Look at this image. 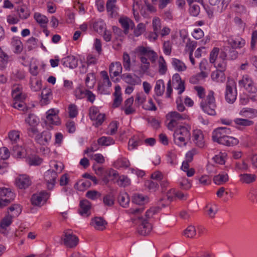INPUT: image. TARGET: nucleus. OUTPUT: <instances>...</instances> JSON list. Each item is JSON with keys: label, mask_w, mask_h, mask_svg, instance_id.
<instances>
[{"label": "nucleus", "mask_w": 257, "mask_h": 257, "mask_svg": "<svg viewBox=\"0 0 257 257\" xmlns=\"http://www.w3.org/2000/svg\"><path fill=\"white\" fill-rule=\"evenodd\" d=\"M135 52L140 60V68L143 72H146L150 67V63H154L158 58L157 53L150 47L140 46Z\"/></svg>", "instance_id": "nucleus-1"}, {"label": "nucleus", "mask_w": 257, "mask_h": 257, "mask_svg": "<svg viewBox=\"0 0 257 257\" xmlns=\"http://www.w3.org/2000/svg\"><path fill=\"white\" fill-rule=\"evenodd\" d=\"M230 129L226 127H219L212 133V140L214 142L226 146H233L238 144L237 139L230 137Z\"/></svg>", "instance_id": "nucleus-2"}, {"label": "nucleus", "mask_w": 257, "mask_h": 257, "mask_svg": "<svg viewBox=\"0 0 257 257\" xmlns=\"http://www.w3.org/2000/svg\"><path fill=\"white\" fill-rule=\"evenodd\" d=\"M191 129L190 124L184 123L174 130L173 138L175 144L180 147L186 146L190 139Z\"/></svg>", "instance_id": "nucleus-3"}, {"label": "nucleus", "mask_w": 257, "mask_h": 257, "mask_svg": "<svg viewBox=\"0 0 257 257\" xmlns=\"http://www.w3.org/2000/svg\"><path fill=\"white\" fill-rule=\"evenodd\" d=\"M167 126L169 130L173 131L179 125H183L182 121L189 120V116L186 113H180L177 111H171L166 115Z\"/></svg>", "instance_id": "nucleus-4"}, {"label": "nucleus", "mask_w": 257, "mask_h": 257, "mask_svg": "<svg viewBox=\"0 0 257 257\" xmlns=\"http://www.w3.org/2000/svg\"><path fill=\"white\" fill-rule=\"evenodd\" d=\"M12 95L13 98V107L19 110H25L26 105L24 100L26 98V95L25 94L23 93L22 86L19 85H14Z\"/></svg>", "instance_id": "nucleus-5"}, {"label": "nucleus", "mask_w": 257, "mask_h": 257, "mask_svg": "<svg viewBox=\"0 0 257 257\" xmlns=\"http://www.w3.org/2000/svg\"><path fill=\"white\" fill-rule=\"evenodd\" d=\"M200 107L202 110L206 113L210 115L216 114V104L214 93L210 90L208 92L205 99H202L200 102Z\"/></svg>", "instance_id": "nucleus-6"}, {"label": "nucleus", "mask_w": 257, "mask_h": 257, "mask_svg": "<svg viewBox=\"0 0 257 257\" xmlns=\"http://www.w3.org/2000/svg\"><path fill=\"white\" fill-rule=\"evenodd\" d=\"M59 110L56 108H51L46 112L45 124L48 130L53 129L52 125H58L61 123L60 118L58 116Z\"/></svg>", "instance_id": "nucleus-7"}, {"label": "nucleus", "mask_w": 257, "mask_h": 257, "mask_svg": "<svg viewBox=\"0 0 257 257\" xmlns=\"http://www.w3.org/2000/svg\"><path fill=\"white\" fill-rule=\"evenodd\" d=\"M89 116L95 127L101 125L105 119V113L100 112L99 108L95 106L89 108Z\"/></svg>", "instance_id": "nucleus-8"}, {"label": "nucleus", "mask_w": 257, "mask_h": 257, "mask_svg": "<svg viewBox=\"0 0 257 257\" xmlns=\"http://www.w3.org/2000/svg\"><path fill=\"white\" fill-rule=\"evenodd\" d=\"M239 86L244 88L248 93H257V87L250 76L248 75H244L238 82Z\"/></svg>", "instance_id": "nucleus-9"}, {"label": "nucleus", "mask_w": 257, "mask_h": 257, "mask_svg": "<svg viewBox=\"0 0 257 257\" xmlns=\"http://www.w3.org/2000/svg\"><path fill=\"white\" fill-rule=\"evenodd\" d=\"M237 91L236 85L234 81L227 82L226 86L225 98L229 103H233L236 99Z\"/></svg>", "instance_id": "nucleus-10"}, {"label": "nucleus", "mask_w": 257, "mask_h": 257, "mask_svg": "<svg viewBox=\"0 0 257 257\" xmlns=\"http://www.w3.org/2000/svg\"><path fill=\"white\" fill-rule=\"evenodd\" d=\"M64 244L68 248H74L79 242L78 238L69 231H65L61 237Z\"/></svg>", "instance_id": "nucleus-11"}, {"label": "nucleus", "mask_w": 257, "mask_h": 257, "mask_svg": "<svg viewBox=\"0 0 257 257\" xmlns=\"http://www.w3.org/2000/svg\"><path fill=\"white\" fill-rule=\"evenodd\" d=\"M172 83L175 89L178 91V93L181 94L185 89V81L181 79V76L178 73L173 75Z\"/></svg>", "instance_id": "nucleus-12"}, {"label": "nucleus", "mask_w": 257, "mask_h": 257, "mask_svg": "<svg viewBox=\"0 0 257 257\" xmlns=\"http://www.w3.org/2000/svg\"><path fill=\"white\" fill-rule=\"evenodd\" d=\"M139 219L142 221L138 228L139 234L143 236L148 235L152 229V225L147 220L143 219L142 217H139Z\"/></svg>", "instance_id": "nucleus-13"}, {"label": "nucleus", "mask_w": 257, "mask_h": 257, "mask_svg": "<svg viewBox=\"0 0 257 257\" xmlns=\"http://www.w3.org/2000/svg\"><path fill=\"white\" fill-rule=\"evenodd\" d=\"M193 142L197 146L203 148L206 146L203 133L200 130H195L193 132Z\"/></svg>", "instance_id": "nucleus-14"}, {"label": "nucleus", "mask_w": 257, "mask_h": 257, "mask_svg": "<svg viewBox=\"0 0 257 257\" xmlns=\"http://www.w3.org/2000/svg\"><path fill=\"white\" fill-rule=\"evenodd\" d=\"M116 0H107L106 4V9L107 14L111 18L118 16V7L116 5Z\"/></svg>", "instance_id": "nucleus-15"}, {"label": "nucleus", "mask_w": 257, "mask_h": 257, "mask_svg": "<svg viewBox=\"0 0 257 257\" xmlns=\"http://www.w3.org/2000/svg\"><path fill=\"white\" fill-rule=\"evenodd\" d=\"M209 3L211 6H216V12L218 13H221L227 8L228 4V0H209Z\"/></svg>", "instance_id": "nucleus-16"}, {"label": "nucleus", "mask_w": 257, "mask_h": 257, "mask_svg": "<svg viewBox=\"0 0 257 257\" xmlns=\"http://www.w3.org/2000/svg\"><path fill=\"white\" fill-rule=\"evenodd\" d=\"M51 133L49 131H43L42 133L35 136L36 141L40 145L47 144L51 139Z\"/></svg>", "instance_id": "nucleus-17"}, {"label": "nucleus", "mask_w": 257, "mask_h": 257, "mask_svg": "<svg viewBox=\"0 0 257 257\" xmlns=\"http://www.w3.org/2000/svg\"><path fill=\"white\" fill-rule=\"evenodd\" d=\"M226 54L224 52H221L217 60L214 63V66L218 70L225 71L226 68Z\"/></svg>", "instance_id": "nucleus-18"}, {"label": "nucleus", "mask_w": 257, "mask_h": 257, "mask_svg": "<svg viewBox=\"0 0 257 257\" xmlns=\"http://www.w3.org/2000/svg\"><path fill=\"white\" fill-rule=\"evenodd\" d=\"M208 158L211 159L213 161H225L228 159L227 153L223 151L213 150L210 151L208 153Z\"/></svg>", "instance_id": "nucleus-19"}, {"label": "nucleus", "mask_w": 257, "mask_h": 257, "mask_svg": "<svg viewBox=\"0 0 257 257\" xmlns=\"http://www.w3.org/2000/svg\"><path fill=\"white\" fill-rule=\"evenodd\" d=\"M45 176L48 185V188L49 190L53 188L56 183L57 177V173L55 171L48 170L46 173Z\"/></svg>", "instance_id": "nucleus-20"}, {"label": "nucleus", "mask_w": 257, "mask_h": 257, "mask_svg": "<svg viewBox=\"0 0 257 257\" xmlns=\"http://www.w3.org/2000/svg\"><path fill=\"white\" fill-rule=\"evenodd\" d=\"M90 224L96 230H103L106 228L107 222L102 217H95L92 219Z\"/></svg>", "instance_id": "nucleus-21"}, {"label": "nucleus", "mask_w": 257, "mask_h": 257, "mask_svg": "<svg viewBox=\"0 0 257 257\" xmlns=\"http://www.w3.org/2000/svg\"><path fill=\"white\" fill-rule=\"evenodd\" d=\"M91 203L87 200H83L80 202L79 212L81 215L87 217L90 215L91 212Z\"/></svg>", "instance_id": "nucleus-22"}, {"label": "nucleus", "mask_w": 257, "mask_h": 257, "mask_svg": "<svg viewBox=\"0 0 257 257\" xmlns=\"http://www.w3.org/2000/svg\"><path fill=\"white\" fill-rule=\"evenodd\" d=\"M143 144V136H134L130 139L128 143V149L129 150H133L137 149L138 147Z\"/></svg>", "instance_id": "nucleus-23"}, {"label": "nucleus", "mask_w": 257, "mask_h": 257, "mask_svg": "<svg viewBox=\"0 0 257 257\" xmlns=\"http://www.w3.org/2000/svg\"><path fill=\"white\" fill-rule=\"evenodd\" d=\"M134 101V99L133 97H131L124 101L123 106L122 107V110L124 111L126 115L135 113L136 109L133 106Z\"/></svg>", "instance_id": "nucleus-24"}, {"label": "nucleus", "mask_w": 257, "mask_h": 257, "mask_svg": "<svg viewBox=\"0 0 257 257\" xmlns=\"http://www.w3.org/2000/svg\"><path fill=\"white\" fill-rule=\"evenodd\" d=\"M132 257H147V251L144 245H136L132 249Z\"/></svg>", "instance_id": "nucleus-25"}, {"label": "nucleus", "mask_w": 257, "mask_h": 257, "mask_svg": "<svg viewBox=\"0 0 257 257\" xmlns=\"http://www.w3.org/2000/svg\"><path fill=\"white\" fill-rule=\"evenodd\" d=\"M242 117L252 119L257 116V109L249 107L242 108L239 112Z\"/></svg>", "instance_id": "nucleus-26"}, {"label": "nucleus", "mask_w": 257, "mask_h": 257, "mask_svg": "<svg viewBox=\"0 0 257 257\" xmlns=\"http://www.w3.org/2000/svg\"><path fill=\"white\" fill-rule=\"evenodd\" d=\"M30 178L26 175H20L16 180V185L20 189H25L31 185Z\"/></svg>", "instance_id": "nucleus-27"}, {"label": "nucleus", "mask_w": 257, "mask_h": 257, "mask_svg": "<svg viewBox=\"0 0 257 257\" xmlns=\"http://www.w3.org/2000/svg\"><path fill=\"white\" fill-rule=\"evenodd\" d=\"M62 63L64 66L73 69L78 65V60L74 56H68L62 59Z\"/></svg>", "instance_id": "nucleus-28"}, {"label": "nucleus", "mask_w": 257, "mask_h": 257, "mask_svg": "<svg viewBox=\"0 0 257 257\" xmlns=\"http://www.w3.org/2000/svg\"><path fill=\"white\" fill-rule=\"evenodd\" d=\"M119 22L122 28L124 30V33L125 34L128 33L129 29L130 28L135 27L134 22L127 17H121L119 19Z\"/></svg>", "instance_id": "nucleus-29"}, {"label": "nucleus", "mask_w": 257, "mask_h": 257, "mask_svg": "<svg viewBox=\"0 0 257 257\" xmlns=\"http://www.w3.org/2000/svg\"><path fill=\"white\" fill-rule=\"evenodd\" d=\"M52 98V92L50 89L46 88L42 91L40 103L42 105L49 104Z\"/></svg>", "instance_id": "nucleus-30"}, {"label": "nucleus", "mask_w": 257, "mask_h": 257, "mask_svg": "<svg viewBox=\"0 0 257 257\" xmlns=\"http://www.w3.org/2000/svg\"><path fill=\"white\" fill-rule=\"evenodd\" d=\"M114 96V100L113 103V106L114 107H118L122 101V93L121 88L119 85H117L115 87V91L113 94Z\"/></svg>", "instance_id": "nucleus-31"}, {"label": "nucleus", "mask_w": 257, "mask_h": 257, "mask_svg": "<svg viewBox=\"0 0 257 257\" xmlns=\"http://www.w3.org/2000/svg\"><path fill=\"white\" fill-rule=\"evenodd\" d=\"M228 41V44L234 49L240 48L245 44V41L240 37H230Z\"/></svg>", "instance_id": "nucleus-32"}, {"label": "nucleus", "mask_w": 257, "mask_h": 257, "mask_svg": "<svg viewBox=\"0 0 257 257\" xmlns=\"http://www.w3.org/2000/svg\"><path fill=\"white\" fill-rule=\"evenodd\" d=\"M47 195L48 193L45 192H41L39 195L34 194L31 198L32 204L35 206H40L43 200H45V202L46 201L47 199L45 197Z\"/></svg>", "instance_id": "nucleus-33"}, {"label": "nucleus", "mask_w": 257, "mask_h": 257, "mask_svg": "<svg viewBox=\"0 0 257 257\" xmlns=\"http://www.w3.org/2000/svg\"><path fill=\"white\" fill-rule=\"evenodd\" d=\"M34 19L42 28H45L49 22L48 18L46 16L38 12L34 13Z\"/></svg>", "instance_id": "nucleus-34"}, {"label": "nucleus", "mask_w": 257, "mask_h": 257, "mask_svg": "<svg viewBox=\"0 0 257 257\" xmlns=\"http://www.w3.org/2000/svg\"><path fill=\"white\" fill-rule=\"evenodd\" d=\"M122 72V66L120 62L112 63L109 66V73L110 76H118Z\"/></svg>", "instance_id": "nucleus-35"}, {"label": "nucleus", "mask_w": 257, "mask_h": 257, "mask_svg": "<svg viewBox=\"0 0 257 257\" xmlns=\"http://www.w3.org/2000/svg\"><path fill=\"white\" fill-rule=\"evenodd\" d=\"M225 71H222L220 70L217 69L212 72L211 77L213 81L217 82H223L225 81L226 77L224 72Z\"/></svg>", "instance_id": "nucleus-36"}, {"label": "nucleus", "mask_w": 257, "mask_h": 257, "mask_svg": "<svg viewBox=\"0 0 257 257\" xmlns=\"http://www.w3.org/2000/svg\"><path fill=\"white\" fill-rule=\"evenodd\" d=\"M171 64L173 68L177 71H184L187 67L183 62L175 58L172 59Z\"/></svg>", "instance_id": "nucleus-37"}, {"label": "nucleus", "mask_w": 257, "mask_h": 257, "mask_svg": "<svg viewBox=\"0 0 257 257\" xmlns=\"http://www.w3.org/2000/svg\"><path fill=\"white\" fill-rule=\"evenodd\" d=\"M165 90V83L162 79H159L156 82L154 88L155 93L158 96H162Z\"/></svg>", "instance_id": "nucleus-38"}, {"label": "nucleus", "mask_w": 257, "mask_h": 257, "mask_svg": "<svg viewBox=\"0 0 257 257\" xmlns=\"http://www.w3.org/2000/svg\"><path fill=\"white\" fill-rule=\"evenodd\" d=\"M25 152L22 147L16 145L14 147L12 154L16 159H22L25 156Z\"/></svg>", "instance_id": "nucleus-39"}, {"label": "nucleus", "mask_w": 257, "mask_h": 257, "mask_svg": "<svg viewBox=\"0 0 257 257\" xmlns=\"http://www.w3.org/2000/svg\"><path fill=\"white\" fill-rule=\"evenodd\" d=\"M208 76L207 72H200L190 77V82L192 84H197Z\"/></svg>", "instance_id": "nucleus-40"}, {"label": "nucleus", "mask_w": 257, "mask_h": 257, "mask_svg": "<svg viewBox=\"0 0 257 257\" xmlns=\"http://www.w3.org/2000/svg\"><path fill=\"white\" fill-rule=\"evenodd\" d=\"M158 72L160 75H164L167 71V66L163 56H160L158 59Z\"/></svg>", "instance_id": "nucleus-41"}, {"label": "nucleus", "mask_w": 257, "mask_h": 257, "mask_svg": "<svg viewBox=\"0 0 257 257\" xmlns=\"http://www.w3.org/2000/svg\"><path fill=\"white\" fill-rule=\"evenodd\" d=\"M12 45L14 48V52L17 53H20L23 48V44L18 37H14L12 41Z\"/></svg>", "instance_id": "nucleus-42"}, {"label": "nucleus", "mask_w": 257, "mask_h": 257, "mask_svg": "<svg viewBox=\"0 0 257 257\" xmlns=\"http://www.w3.org/2000/svg\"><path fill=\"white\" fill-rule=\"evenodd\" d=\"M30 87L33 91H38L42 88L41 81L37 78H31L30 79Z\"/></svg>", "instance_id": "nucleus-43"}, {"label": "nucleus", "mask_w": 257, "mask_h": 257, "mask_svg": "<svg viewBox=\"0 0 257 257\" xmlns=\"http://www.w3.org/2000/svg\"><path fill=\"white\" fill-rule=\"evenodd\" d=\"M98 144L100 146H108L114 144V140L110 137L103 136L98 139Z\"/></svg>", "instance_id": "nucleus-44"}, {"label": "nucleus", "mask_w": 257, "mask_h": 257, "mask_svg": "<svg viewBox=\"0 0 257 257\" xmlns=\"http://www.w3.org/2000/svg\"><path fill=\"white\" fill-rule=\"evenodd\" d=\"M13 216L9 214V212H7V214L1 220V232L2 229H5L7 227L9 226L12 223Z\"/></svg>", "instance_id": "nucleus-45"}, {"label": "nucleus", "mask_w": 257, "mask_h": 257, "mask_svg": "<svg viewBox=\"0 0 257 257\" xmlns=\"http://www.w3.org/2000/svg\"><path fill=\"white\" fill-rule=\"evenodd\" d=\"M240 181L244 183L249 184L255 180V176L250 174H243L239 175Z\"/></svg>", "instance_id": "nucleus-46"}, {"label": "nucleus", "mask_w": 257, "mask_h": 257, "mask_svg": "<svg viewBox=\"0 0 257 257\" xmlns=\"http://www.w3.org/2000/svg\"><path fill=\"white\" fill-rule=\"evenodd\" d=\"M149 201L148 196H144L141 194L135 195L133 198V202L137 204L143 205Z\"/></svg>", "instance_id": "nucleus-47"}, {"label": "nucleus", "mask_w": 257, "mask_h": 257, "mask_svg": "<svg viewBox=\"0 0 257 257\" xmlns=\"http://www.w3.org/2000/svg\"><path fill=\"white\" fill-rule=\"evenodd\" d=\"M181 169L184 172H186L188 177H191L195 173L194 169L190 167L189 162H183Z\"/></svg>", "instance_id": "nucleus-48"}, {"label": "nucleus", "mask_w": 257, "mask_h": 257, "mask_svg": "<svg viewBox=\"0 0 257 257\" xmlns=\"http://www.w3.org/2000/svg\"><path fill=\"white\" fill-rule=\"evenodd\" d=\"M228 176L227 174L221 175L219 174L214 176L213 177V182L217 185H221L224 183L226 182L228 180Z\"/></svg>", "instance_id": "nucleus-49"}, {"label": "nucleus", "mask_w": 257, "mask_h": 257, "mask_svg": "<svg viewBox=\"0 0 257 257\" xmlns=\"http://www.w3.org/2000/svg\"><path fill=\"white\" fill-rule=\"evenodd\" d=\"M25 121L31 126H36L39 123L38 117L33 114H30Z\"/></svg>", "instance_id": "nucleus-50"}, {"label": "nucleus", "mask_w": 257, "mask_h": 257, "mask_svg": "<svg viewBox=\"0 0 257 257\" xmlns=\"http://www.w3.org/2000/svg\"><path fill=\"white\" fill-rule=\"evenodd\" d=\"M20 132L17 130L11 131L8 134V138L12 143H17L20 140Z\"/></svg>", "instance_id": "nucleus-51"}, {"label": "nucleus", "mask_w": 257, "mask_h": 257, "mask_svg": "<svg viewBox=\"0 0 257 257\" xmlns=\"http://www.w3.org/2000/svg\"><path fill=\"white\" fill-rule=\"evenodd\" d=\"M87 91L82 86H79L75 89L74 94L77 98L82 99L85 97Z\"/></svg>", "instance_id": "nucleus-52"}, {"label": "nucleus", "mask_w": 257, "mask_h": 257, "mask_svg": "<svg viewBox=\"0 0 257 257\" xmlns=\"http://www.w3.org/2000/svg\"><path fill=\"white\" fill-rule=\"evenodd\" d=\"M235 123L238 125L248 126L253 124V121L248 119L236 118L234 120Z\"/></svg>", "instance_id": "nucleus-53"}, {"label": "nucleus", "mask_w": 257, "mask_h": 257, "mask_svg": "<svg viewBox=\"0 0 257 257\" xmlns=\"http://www.w3.org/2000/svg\"><path fill=\"white\" fill-rule=\"evenodd\" d=\"M18 14L20 19L25 20L30 16V12L28 8L26 7H21L17 11Z\"/></svg>", "instance_id": "nucleus-54"}, {"label": "nucleus", "mask_w": 257, "mask_h": 257, "mask_svg": "<svg viewBox=\"0 0 257 257\" xmlns=\"http://www.w3.org/2000/svg\"><path fill=\"white\" fill-rule=\"evenodd\" d=\"M118 123L117 121H112L109 123L107 128V134L113 135L117 132Z\"/></svg>", "instance_id": "nucleus-55"}, {"label": "nucleus", "mask_w": 257, "mask_h": 257, "mask_svg": "<svg viewBox=\"0 0 257 257\" xmlns=\"http://www.w3.org/2000/svg\"><path fill=\"white\" fill-rule=\"evenodd\" d=\"M196 234V230L193 225L188 226L184 231V235L187 237L193 238Z\"/></svg>", "instance_id": "nucleus-56"}, {"label": "nucleus", "mask_w": 257, "mask_h": 257, "mask_svg": "<svg viewBox=\"0 0 257 257\" xmlns=\"http://www.w3.org/2000/svg\"><path fill=\"white\" fill-rule=\"evenodd\" d=\"M146 29V25L142 23H139L134 31V34L136 37L141 36L145 31Z\"/></svg>", "instance_id": "nucleus-57"}, {"label": "nucleus", "mask_w": 257, "mask_h": 257, "mask_svg": "<svg viewBox=\"0 0 257 257\" xmlns=\"http://www.w3.org/2000/svg\"><path fill=\"white\" fill-rule=\"evenodd\" d=\"M162 26L161 19L158 17H154L152 21V27L154 32H158L161 30Z\"/></svg>", "instance_id": "nucleus-58"}, {"label": "nucleus", "mask_w": 257, "mask_h": 257, "mask_svg": "<svg viewBox=\"0 0 257 257\" xmlns=\"http://www.w3.org/2000/svg\"><path fill=\"white\" fill-rule=\"evenodd\" d=\"M118 201L122 207H125L129 202L130 198L128 195L124 193L118 196Z\"/></svg>", "instance_id": "nucleus-59"}, {"label": "nucleus", "mask_w": 257, "mask_h": 257, "mask_svg": "<svg viewBox=\"0 0 257 257\" xmlns=\"http://www.w3.org/2000/svg\"><path fill=\"white\" fill-rule=\"evenodd\" d=\"M117 183L120 187H125L130 184L131 181L127 176L123 175L119 176L117 180Z\"/></svg>", "instance_id": "nucleus-60"}, {"label": "nucleus", "mask_w": 257, "mask_h": 257, "mask_svg": "<svg viewBox=\"0 0 257 257\" xmlns=\"http://www.w3.org/2000/svg\"><path fill=\"white\" fill-rule=\"evenodd\" d=\"M68 110L69 116L70 118H74L78 115V108L75 104H70L68 106Z\"/></svg>", "instance_id": "nucleus-61"}, {"label": "nucleus", "mask_w": 257, "mask_h": 257, "mask_svg": "<svg viewBox=\"0 0 257 257\" xmlns=\"http://www.w3.org/2000/svg\"><path fill=\"white\" fill-rule=\"evenodd\" d=\"M219 52V49L216 47L214 48L210 54L209 61L211 63H214L218 58V55Z\"/></svg>", "instance_id": "nucleus-62"}, {"label": "nucleus", "mask_w": 257, "mask_h": 257, "mask_svg": "<svg viewBox=\"0 0 257 257\" xmlns=\"http://www.w3.org/2000/svg\"><path fill=\"white\" fill-rule=\"evenodd\" d=\"M146 95L143 92H138L136 95L135 102L138 105L144 104L146 100Z\"/></svg>", "instance_id": "nucleus-63"}, {"label": "nucleus", "mask_w": 257, "mask_h": 257, "mask_svg": "<svg viewBox=\"0 0 257 257\" xmlns=\"http://www.w3.org/2000/svg\"><path fill=\"white\" fill-rule=\"evenodd\" d=\"M15 194L11 191L10 189L6 188H1V197H7L12 199V198H15Z\"/></svg>", "instance_id": "nucleus-64"}]
</instances>
